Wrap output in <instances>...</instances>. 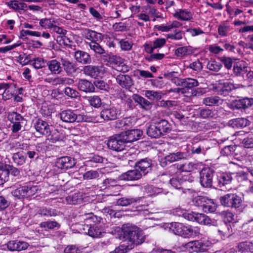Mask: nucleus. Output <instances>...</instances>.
<instances>
[{
    "mask_svg": "<svg viewBox=\"0 0 253 253\" xmlns=\"http://www.w3.org/2000/svg\"><path fill=\"white\" fill-rule=\"evenodd\" d=\"M123 238L126 240L110 253H126L144 242L145 238L141 231L136 226H124L122 229Z\"/></svg>",
    "mask_w": 253,
    "mask_h": 253,
    "instance_id": "nucleus-1",
    "label": "nucleus"
},
{
    "mask_svg": "<svg viewBox=\"0 0 253 253\" xmlns=\"http://www.w3.org/2000/svg\"><path fill=\"white\" fill-rule=\"evenodd\" d=\"M81 220H84L86 225L85 227L87 230V234L90 237L93 238H100L104 233L103 230L100 227L96 225H92L93 223H98L100 222L102 218L94 215L92 212L85 213L81 215Z\"/></svg>",
    "mask_w": 253,
    "mask_h": 253,
    "instance_id": "nucleus-2",
    "label": "nucleus"
},
{
    "mask_svg": "<svg viewBox=\"0 0 253 253\" xmlns=\"http://www.w3.org/2000/svg\"><path fill=\"white\" fill-rule=\"evenodd\" d=\"M169 230L174 234L184 238L195 237L200 234V229L198 227L186 226L179 222L171 223Z\"/></svg>",
    "mask_w": 253,
    "mask_h": 253,
    "instance_id": "nucleus-3",
    "label": "nucleus"
},
{
    "mask_svg": "<svg viewBox=\"0 0 253 253\" xmlns=\"http://www.w3.org/2000/svg\"><path fill=\"white\" fill-rule=\"evenodd\" d=\"M39 190L37 185L20 186L14 190L12 193L18 199L27 198L34 196Z\"/></svg>",
    "mask_w": 253,
    "mask_h": 253,
    "instance_id": "nucleus-4",
    "label": "nucleus"
},
{
    "mask_svg": "<svg viewBox=\"0 0 253 253\" xmlns=\"http://www.w3.org/2000/svg\"><path fill=\"white\" fill-rule=\"evenodd\" d=\"M220 203L224 207L237 208L242 203L241 198L236 194H227L220 198Z\"/></svg>",
    "mask_w": 253,
    "mask_h": 253,
    "instance_id": "nucleus-5",
    "label": "nucleus"
},
{
    "mask_svg": "<svg viewBox=\"0 0 253 253\" xmlns=\"http://www.w3.org/2000/svg\"><path fill=\"white\" fill-rule=\"evenodd\" d=\"M59 115L61 120L65 123L81 122L84 120L83 115L77 114L76 112L70 109L61 111Z\"/></svg>",
    "mask_w": 253,
    "mask_h": 253,
    "instance_id": "nucleus-6",
    "label": "nucleus"
},
{
    "mask_svg": "<svg viewBox=\"0 0 253 253\" xmlns=\"http://www.w3.org/2000/svg\"><path fill=\"white\" fill-rule=\"evenodd\" d=\"M214 170L210 168L203 169L200 172L201 185L205 188H211L212 184Z\"/></svg>",
    "mask_w": 253,
    "mask_h": 253,
    "instance_id": "nucleus-7",
    "label": "nucleus"
},
{
    "mask_svg": "<svg viewBox=\"0 0 253 253\" xmlns=\"http://www.w3.org/2000/svg\"><path fill=\"white\" fill-rule=\"evenodd\" d=\"M126 142L121 133L111 137L108 141V147L111 150L121 151L125 148Z\"/></svg>",
    "mask_w": 253,
    "mask_h": 253,
    "instance_id": "nucleus-8",
    "label": "nucleus"
},
{
    "mask_svg": "<svg viewBox=\"0 0 253 253\" xmlns=\"http://www.w3.org/2000/svg\"><path fill=\"white\" fill-rule=\"evenodd\" d=\"M184 247L189 252H204L208 250L209 245L204 241L196 240L185 244Z\"/></svg>",
    "mask_w": 253,
    "mask_h": 253,
    "instance_id": "nucleus-9",
    "label": "nucleus"
},
{
    "mask_svg": "<svg viewBox=\"0 0 253 253\" xmlns=\"http://www.w3.org/2000/svg\"><path fill=\"white\" fill-rule=\"evenodd\" d=\"M121 115V110L116 107L105 108L100 112V117L104 121H113L116 120Z\"/></svg>",
    "mask_w": 253,
    "mask_h": 253,
    "instance_id": "nucleus-10",
    "label": "nucleus"
},
{
    "mask_svg": "<svg viewBox=\"0 0 253 253\" xmlns=\"http://www.w3.org/2000/svg\"><path fill=\"white\" fill-rule=\"evenodd\" d=\"M187 220L191 221H196L199 224L205 225H213L214 222L213 221H212L205 214L193 212L187 215Z\"/></svg>",
    "mask_w": 253,
    "mask_h": 253,
    "instance_id": "nucleus-11",
    "label": "nucleus"
},
{
    "mask_svg": "<svg viewBox=\"0 0 253 253\" xmlns=\"http://www.w3.org/2000/svg\"><path fill=\"white\" fill-rule=\"evenodd\" d=\"M121 134L124 137L126 143L139 139L143 134V132L141 130L138 129H131L122 132Z\"/></svg>",
    "mask_w": 253,
    "mask_h": 253,
    "instance_id": "nucleus-12",
    "label": "nucleus"
},
{
    "mask_svg": "<svg viewBox=\"0 0 253 253\" xmlns=\"http://www.w3.org/2000/svg\"><path fill=\"white\" fill-rule=\"evenodd\" d=\"M166 44V39L165 38H157L152 42H146L144 44L145 51L149 54L152 53L154 49L160 48Z\"/></svg>",
    "mask_w": 253,
    "mask_h": 253,
    "instance_id": "nucleus-13",
    "label": "nucleus"
},
{
    "mask_svg": "<svg viewBox=\"0 0 253 253\" xmlns=\"http://www.w3.org/2000/svg\"><path fill=\"white\" fill-rule=\"evenodd\" d=\"M103 68L101 66L86 65L83 67L82 71L85 75L95 79L101 77Z\"/></svg>",
    "mask_w": 253,
    "mask_h": 253,
    "instance_id": "nucleus-14",
    "label": "nucleus"
},
{
    "mask_svg": "<svg viewBox=\"0 0 253 253\" xmlns=\"http://www.w3.org/2000/svg\"><path fill=\"white\" fill-rule=\"evenodd\" d=\"M76 162L74 158L65 156L57 159L56 166L61 169H69L72 168L75 165Z\"/></svg>",
    "mask_w": 253,
    "mask_h": 253,
    "instance_id": "nucleus-15",
    "label": "nucleus"
},
{
    "mask_svg": "<svg viewBox=\"0 0 253 253\" xmlns=\"http://www.w3.org/2000/svg\"><path fill=\"white\" fill-rule=\"evenodd\" d=\"M152 161L148 158L141 159L135 163V166L143 175L151 169Z\"/></svg>",
    "mask_w": 253,
    "mask_h": 253,
    "instance_id": "nucleus-16",
    "label": "nucleus"
},
{
    "mask_svg": "<svg viewBox=\"0 0 253 253\" xmlns=\"http://www.w3.org/2000/svg\"><path fill=\"white\" fill-rule=\"evenodd\" d=\"M15 85H12V84L6 83H0V90H3L2 94V98L3 100H7L12 97L14 95V89Z\"/></svg>",
    "mask_w": 253,
    "mask_h": 253,
    "instance_id": "nucleus-17",
    "label": "nucleus"
},
{
    "mask_svg": "<svg viewBox=\"0 0 253 253\" xmlns=\"http://www.w3.org/2000/svg\"><path fill=\"white\" fill-rule=\"evenodd\" d=\"M62 64L56 59L47 61L46 66L52 75H59L63 71Z\"/></svg>",
    "mask_w": 253,
    "mask_h": 253,
    "instance_id": "nucleus-18",
    "label": "nucleus"
},
{
    "mask_svg": "<svg viewBox=\"0 0 253 253\" xmlns=\"http://www.w3.org/2000/svg\"><path fill=\"white\" fill-rule=\"evenodd\" d=\"M143 175L135 168V169L129 170L122 174L120 176L121 180L126 181H134L140 179Z\"/></svg>",
    "mask_w": 253,
    "mask_h": 253,
    "instance_id": "nucleus-19",
    "label": "nucleus"
},
{
    "mask_svg": "<svg viewBox=\"0 0 253 253\" xmlns=\"http://www.w3.org/2000/svg\"><path fill=\"white\" fill-rule=\"evenodd\" d=\"M35 127L36 131L44 135H48L50 132V126L48 123L42 120L38 119L35 124Z\"/></svg>",
    "mask_w": 253,
    "mask_h": 253,
    "instance_id": "nucleus-20",
    "label": "nucleus"
},
{
    "mask_svg": "<svg viewBox=\"0 0 253 253\" xmlns=\"http://www.w3.org/2000/svg\"><path fill=\"white\" fill-rule=\"evenodd\" d=\"M84 34L85 38L89 40L90 42H101L104 39V36L101 33L88 29L84 30Z\"/></svg>",
    "mask_w": 253,
    "mask_h": 253,
    "instance_id": "nucleus-21",
    "label": "nucleus"
},
{
    "mask_svg": "<svg viewBox=\"0 0 253 253\" xmlns=\"http://www.w3.org/2000/svg\"><path fill=\"white\" fill-rule=\"evenodd\" d=\"M173 16L180 20L189 21L193 19V13L188 9H179L174 13Z\"/></svg>",
    "mask_w": 253,
    "mask_h": 253,
    "instance_id": "nucleus-22",
    "label": "nucleus"
},
{
    "mask_svg": "<svg viewBox=\"0 0 253 253\" xmlns=\"http://www.w3.org/2000/svg\"><path fill=\"white\" fill-rule=\"evenodd\" d=\"M74 57L76 60L82 64H90L91 62V58L90 55L83 50H77L74 53Z\"/></svg>",
    "mask_w": 253,
    "mask_h": 253,
    "instance_id": "nucleus-23",
    "label": "nucleus"
},
{
    "mask_svg": "<svg viewBox=\"0 0 253 253\" xmlns=\"http://www.w3.org/2000/svg\"><path fill=\"white\" fill-rule=\"evenodd\" d=\"M118 98L120 100L121 104L125 107V109L132 108L133 99L130 96L126 94L124 91H121L118 93Z\"/></svg>",
    "mask_w": 253,
    "mask_h": 253,
    "instance_id": "nucleus-24",
    "label": "nucleus"
},
{
    "mask_svg": "<svg viewBox=\"0 0 253 253\" xmlns=\"http://www.w3.org/2000/svg\"><path fill=\"white\" fill-rule=\"evenodd\" d=\"M47 137L46 141H49L51 143H56L58 141H63L65 138V135L62 131H59L56 129H51L48 135H46Z\"/></svg>",
    "mask_w": 253,
    "mask_h": 253,
    "instance_id": "nucleus-25",
    "label": "nucleus"
},
{
    "mask_svg": "<svg viewBox=\"0 0 253 253\" xmlns=\"http://www.w3.org/2000/svg\"><path fill=\"white\" fill-rule=\"evenodd\" d=\"M28 244L23 241H10L7 244V248L11 251H21L28 247Z\"/></svg>",
    "mask_w": 253,
    "mask_h": 253,
    "instance_id": "nucleus-26",
    "label": "nucleus"
},
{
    "mask_svg": "<svg viewBox=\"0 0 253 253\" xmlns=\"http://www.w3.org/2000/svg\"><path fill=\"white\" fill-rule=\"evenodd\" d=\"M116 79L117 83L122 87L129 88L133 85V81L128 75L120 74Z\"/></svg>",
    "mask_w": 253,
    "mask_h": 253,
    "instance_id": "nucleus-27",
    "label": "nucleus"
},
{
    "mask_svg": "<svg viewBox=\"0 0 253 253\" xmlns=\"http://www.w3.org/2000/svg\"><path fill=\"white\" fill-rule=\"evenodd\" d=\"M233 173L223 172L220 174L218 176V183L220 188H223L226 185L231 184L233 179Z\"/></svg>",
    "mask_w": 253,
    "mask_h": 253,
    "instance_id": "nucleus-28",
    "label": "nucleus"
},
{
    "mask_svg": "<svg viewBox=\"0 0 253 253\" xmlns=\"http://www.w3.org/2000/svg\"><path fill=\"white\" fill-rule=\"evenodd\" d=\"M78 89L85 92H91L94 91L93 84L89 81L85 79L79 80L78 83Z\"/></svg>",
    "mask_w": 253,
    "mask_h": 253,
    "instance_id": "nucleus-29",
    "label": "nucleus"
},
{
    "mask_svg": "<svg viewBox=\"0 0 253 253\" xmlns=\"http://www.w3.org/2000/svg\"><path fill=\"white\" fill-rule=\"evenodd\" d=\"M253 104V99L245 97L234 102L235 107L237 109H246Z\"/></svg>",
    "mask_w": 253,
    "mask_h": 253,
    "instance_id": "nucleus-30",
    "label": "nucleus"
},
{
    "mask_svg": "<svg viewBox=\"0 0 253 253\" xmlns=\"http://www.w3.org/2000/svg\"><path fill=\"white\" fill-rule=\"evenodd\" d=\"M132 99L135 102L139 104L142 109L145 110H149L152 107V103L137 94H133Z\"/></svg>",
    "mask_w": 253,
    "mask_h": 253,
    "instance_id": "nucleus-31",
    "label": "nucleus"
},
{
    "mask_svg": "<svg viewBox=\"0 0 253 253\" xmlns=\"http://www.w3.org/2000/svg\"><path fill=\"white\" fill-rule=\"evenodd\" d=\"M195 51V49L191 46L179 47L175 49V54L179 57H184L192 54Z\"/></svg>",
    "mask_w": 253,
    "mask_h": 253,
    "instance_id": "nucleus-32",
    "label": "nucleus"
},
{
    "mask_svg": "<svg viewBox=\"0 0 253 253\" xmlns=\"http://www.w3.org/2000/svg\"><path fill=\"white\" fill-rule=\"evenodd\" d=\"M247 69L248 67L244 62H238L234 64L233 72L236 76H243L244 78Z\"/></svg>",
    "mask_w": 253,
    "mask_h": 253,
    "instance_id": "nucleus-33",
    "label": "nucleus"
},
{
    "mask_svg": "<svg viewBox=\"0 0 253 253\" xmlns=\"http://www.w3.org/2000/svg\"><path fill=\"white\" fill-rule=\"evenodd\" d=\"M187 154L185 152H176L171 153L165 157L166 162L172 163L176 161H180L182 159L186 158Z\"/></svg>",
    "mask_w": 253,
    "mask_h": 253,
    "instance_id": "nucleus-34",
    "label": "nucleus"
},
{
    "mask_svg": "<svg viewBox=\"0 0 253 253\" xmlns=\"http://www.w3.org/2000/svg\"><path fill=\"white\" fill-rule=\"evenodd\" d=\"M198 163L194 162L185 163L177 166V169L179 172H191L198 169Z\"/></svg>",
    "mask_w": 253,
    "mask_h": 253,
    "instance_id": "nucleus-35",
    "label": "nucleus"
},
{
    "mask_svg": "<svg viewBox=\"0 0 253 253\" xmlns=\"http://www.w3.org/2000/svg\"><path fill=\"white\" fill-rule=\"evenodd\" d=\"M223 100L218 96H211L203 98V103L206 106L219 105L222 103Z\"/></svg>",
    "mask_w": 253,
    "mask_h": 253,
    "instance_id": "nucleus-36",
    "label": "nucleus"
},
{
    "mask_svg": "<svg viewBox=\"0 0 253 253\" xmlns=\"http://www.w3.org/2000/svg\"><path fill=\"white\" fill-rule=\"evenodd\" d=\"M217 208V205L214 203L213 200L208 198L207 200H206L202 210L207 213L213 212L215 211Z\"/></svg>",
    "mask_w": 253,
    "mask_h": 253,
    "instance_id": "nucleus-37",
    "label": "nucleus"
},
{
    "mask_svg": "<svg viewBox=\"0 0 253 253\" xmlns=\"http://www.w3.org/2000/svg\"><path fill=\"white\" fill-rule=\"evenodd\" d=\"M229 123L233 127H244L250 125V122L246 118H239L230 120Z\"/></svg>",
    "mask_w": 253,
    "mask_h": 253,
    "instance_id": "nucleus-38",
    "label": "nucleus"
},
{
    "mask_svg": "<svg viewBox=\"0 0 253 253\" xmlns=\"http://www.w3.org/2000/svg\"><path fill=\"white\" fill-rule=\"evenodd\" d=\"M200 116L203 119L215 118L217 117V111L215 109L208 108L201 109L199 110Z\"/></svg>",
    "mask_w": 253,
    "mask_h": 253,
    "instance_id": "nucleus-39",
    "label": "nucleus"
},
{
    "mask_svg": "<svg viewBox=\"0 0 253 253\" xmlns=\"http://www.w3.org/2000/svg\"><path fill=\"white\" fill-rule=\"evenodd\" d=\"M155 123L159 130H160L159 132H161V136L164 135L170 130V125L165 120L162 119L158 122H156Z\"/></svg>",
    "mask_w": 253,
    "mask_h": 253,
    "instance_id": "nucleus-40",
    "label": "nucleus"
},
{
    "mask_svg": "<svg viewBox=\"0 0 253 253\" xmlns=\"http://www.w3.org/2000/svg\"><path fill=\"white\" fill-rule=\"evenodd\" d=\"M143 95L150 100H159L162 98L163 93L160 91L146 90Z\"/></svg>",
    "mask_w": 253,
    "mask_h": 253,
    "instance_id": "nucleus-41",
    "label": "nucleus"
},
{
    "mask_svg": "<svg viewBox=\"0 0 253 253\" xmlns=\"http://www.w3.org/2000/svg\"><path fill=\"white\" fill-rule=\"evenodd\" d=\"M242 85L239 84H233L229 83H224V87L218 91L220 95L226 96L228 94L230 91L232 89L239 88Z\"/></svg>",
    "mask_w": 253,
    "mask_h": 253,
    "instance_id": "nucleus-42",
    "label": "nucleus"
},
{
    "mask_svg": "<svg viewBox=\"0 0 253 253\" xmlns=\"http://www.w3.org/2000/svg\"><path fill=\"white\" fill-rule=\"evenodd\" d=\"M141 198H127L123 197L118 199L117 201L116 204L121 206H127L134 203L138 202L140 201Z\"/></svg>",
    "mask_w": 253,
    "mask_h": 253,
    "instance_id": "nucleus-43",
    "label": "nucleus"
},
{
    "mask_svg": "<svg viewBox=\"0 0 253 253\" xmlns=\"http://www.w3.org/2000/svg\"><path fill=\"white\" fill-rule=\"evenodd\" d=\"M158 128L156 123L151 124L147 127L146 133L147 135L152 138H158L161 136V132Z\"/></svg>",
    "mask_w": 253,
    "mask_h": 253,
    "instance_id": "nucleus-44",
    "label": "nucleus"
},
{
    "mask_svg": "<svg viewBox=\"0 0 253 253\" xmlns=\"http://www.w3.org/2000/svg\"><path fill=\"white\" fill-rule=\"evenodd\" d=\"M26 156L22 152H17L13 154L12 160L18 166H21L25 163Z\"/></svg>",
    "mask_w": 253,
    "mask_h": 253,
    "instance_id": "nucleus-45",
    "label": "nucleus"
},
{
    "mask_svg": "<svg viewBox=\"0 0 253 253\" xmlns=\"http://www.w3.org/2000/svg\"><path fill=\"white\" fill-rule=\"evenodd\" d=\"M199 85V82L196 79L193 78H185L183 79L182 88L187 89H192L194 87Z\"/></svg>",
    "mask_w": 253,
    "mask_h": 253,
    "instance_id": "nucleus-46",
    "label": "nucleus"
},
{
    "mask_svg": "<svg viewBox=\"0 0 253 253\" xmlns=\"http://www.w3.org/2000/svg\"><path fill=\"white\" fill-rule=\"evenodd\" d=\"M118 43L122 50L129 51L132 48L133 43L132 41L127 38L120 39Z\"/></svg>",
    "mask_w": 253,
    "mask_h": 253,
    "instance_id": "nucleus-47",
    "label": "nucleus"
},
{
    "mask_svg": "<svg viewBox=\"0 0 253 253\" xmlns=\"http://www.w3.org/2000/svg\"><path fill=\"white\" fill-rule=\"evenodd\" d=\"M7 119L11 123H22L24 120V118L16 112H10L8 114Z\"/></svg>",
    "mask_w": 253,
    "mask_h": 253,
    "instance_id": "nucleus-48",
    "label": "nucleus"
},
{
    "mask_svg": "<svg viewBox=\"0 0 253 253\" xmlns=\"http://www.w3.org/2000/svg\"><path fill=\"white\" fill-rule=\"evenodd\" d=\"M87 44L95 53L101 55L105 53V50L98 42H89Z\"/></svg>",
    "mask_w": 253,
    "mask_h": 253,
    "instance_id": "nucleus-49",
    "label": "nucleus"
},
{
    "mask_svg": "<svg viewBox=\"0 0 253 253\" xmlns=\"http://www.w3.org/2000/svg\"><path fill=\"white\" fill-rule=\"evenodd\" d=\"M222 67V64L214 60H211L209 61L207 64V69L214 72H218Z\"/></svg>",
    "mask_w": 253,
    "mask_h": 253,
    "instance_id": "nucleus-50",
    "label": "nucleus"
},
{
    "mask_svg": "<svg viewBox=\"0 0 253 253\" xmlns=\"http://www.w3.org/2000/svg\"><path fill=\"white\" fill-rule=\"evenodd\" d=\"M62 65L66 72L68 74L72 73L76 71V66L75 64L67 59H62Z\"/></svg>",
    "mask_w": 253,
    "mask_h": 253,
    "instance_id": "nucleus-51",
    "label": "nucleus"
},
{
    "mask_svg": "<svg viewBox=\"0 0 253 253\" xmlns=\"http://www.w3.org/2000/svg\"><path fill=\"white\" fill-rule=\"evenodd\" d=\"M101 173L99 171L90 170L85 172L83 175L84 179L91 180L99 179Z\"/></svg>",
    "mask_w": 253,
    "mask_h": 253,
    "instance_id": "nucleus-52",
    "label": "nucleus"
},
{
    "mask_svg": "<svg viewBox=\"0 0 253 253\" xmlns=\"http://www.w3.org/2000/svg\"><path fill=\"white\" fill-rule=\"evenodd\" d=\"M132 126V122L129 118H126L117 122V126L122 129H126Z\"/></svg>",
    "mask_w": 253,
    "mask_h": 253,
    "instance_id": "nucleus-53",
    "label": "nucleus"
},
{
    "mask_svg": "<svg viewBox=\"0 0 253 253\" xmlns=\"http://www.w3.org/2000/svg\"><path fill=\"white\" fill-rule=\"evenodd\" d=\"M185 181L179 177H172L169 180L171 185L175 189H180L183 188Z\"/></svg>",
    "mask_w": 253,
    "mask_h": 253,
    "instance_id": "nucleus-54",
    "label": "nucleus"
},
{
    "mask_svg": "<svg viewBox=\"0 0 253 253\" xmlns=\"http://www.w3.org/2000/svg\"><path fill=\"white\" fill-rule=\"evenodd\" d=\"M53 23H56L55 20L51 18H42L40 20V25L44 28L51 29L53 27Z\"/></svg>",
    "mask_w": 253,
    "mask_h": 253,
    "instance_id": "nucleus-55",
    "label": "nucleus"
},
{
    "mask_svg": "<svg viewBox=\"0 0 253 253\" xmlns=\"http://www.w3.org/2000/svg\"><path fill=\"white\" fill-rule=\"evenodd\" d=\"M87 100L89 104L95 108H99L102 104L100 98L97 95L88 96Z\"/></svg>",
    "mask_w": 253,
    "mask_h": 253,
    "instance_id": "nucleus-56",
    "label": "nucleus"
},
{
    "mask_svg": "<svg viewBox=\"0 0 253 253\" xmlns=\"http://www.w3.org/2000/svg\"><path fill=\"white\" fill-rule=\"evenodd\" d=\"M4 163L0 162V185L8 180V172L3 170Z\"/></svg>",
    "mask_w": 253,
    "mask_h": 253,
    "instance_id": "nucleus-57",
    "label": "nucleus"
},
{
    "mask_svg": "<svg viewBox=\"0 0 253 253\" xmlns=\"http://www.w3.org/2000/svg\"><path fill=\"white\" fill-rule=\"evenodd\" d=\"M40 227L46 229H53L56 227L59 228L60 224L55 221H47L41 222Z\"/></svg>",
    "mask_w": 253,
    "mask_h": 253,
    "instance_id": "nucleus-58",
    "label": "nucleus"
},
{
    "mask_svg": "<svg viewBox=\"0 0 253 253\" xmlns=\"http://www.w3.org/2000/svg\"><path fill=\"white\" fill-rule=\"evenodd\" d=\"M239 249H241L243 253L245 251L253 253V242H243L239 244Z\"/></svg>",
    "mask_w": 253,
    "mask_h": 253,
    "instance_id": "nucleus-59",
    "label": "nucleus"
},
{
    "mask_svg": "<svg viewBox=\"0 0 253 253\" xmlns=\"http://www.w3.org/2000/svg\"><path fill=\"white\" fill-rule=\"evenodd\" d=\"M31 62L32 65L35 69H41L44 67L45 64H46L47 61L43 58L41 57H37L34 58Z\"/></svg>",
    "mask_w": 253,
    "mask_h": 253,
    "instance_id": "nucleus-60",
    "label": "nucleus"
},
{
    "mask_svg": "<svg viewBox=\"0 0 253 253\" xmlns=\"http://www.w3.org/2000/svg\"><path fill=\"white\" fill-rule=\"evenodd\" d=\"M190 213H188L186 211L181 209L180 207L176 208L170 211V214L177 216H183L185 219H187V215H189Z\"/></svg>",
    "mask_w": 253,
    "mask_h": 253,
    "instance_id": "nucleus-61",
    "label": "nucleus"
},
{
    "mask_svg": "<svg viewBox=\"0 0 253 253\" xmlns=\"http://www.w3.org/2000/svg\"><path fill=\"white\" fill-rule=\"evenodd\" d=\"M230 31V26L226 22L219 25L218 33L221 36H226Z\"/></svg>",
    "mask_w": 253,
    "mask_h": 253,
    "instance_id": "nucleus-62",
    "label": "nucleus"
},
{
    "mask_svg": "<svg viewBox=\"0 0 253 253\" xmlns=\"http://www.w3.org/2000/svg\"><path fill=\"white\" fill-rule=\"evenodd\" d=\"M208 197L203 196H197L195 197L192 200L194 205L199 207L201 209L203 207L206 200H207Z\"/></svg>",
    "mask_w": 253,
    "mask_h": 253,
    "instance_id": "nucleus-63",
    "label": "nucleus"
},
{
    "mask_svg": "<svg viewBox=\"0 0 253 253\" xmlns=\"http://www.w3.org/2000/svg\"><path fill=\"white\" fill-rule=\"evenodd\" d=\"M220 61L223 64L224 67L228 70H230L232 67L233 61V59L229 57L222 56L219 58Z\"/></svg>",
    "mask_w": 253,
    "mask_h": 253,
    "instance_id": "nucleus-64",
    "label": "nucleus"
}]
</instances>
